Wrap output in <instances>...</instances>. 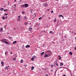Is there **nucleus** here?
I'll use <instances>...</instances> for the list:
<instances>
[{"mask_svg": "<svg viewBox=\"0 0 76 76\" xmlns=\"http://www.w3.org/2000/svg\"><path fill=\"white\" fill-rule=\"evenodd\" d=\"M17 41H14L13 42V44H16V43H17Z\"/></svg>", "mask_w": 76, "mask_h": 76, "instance_id": "nucleus-13", "label": "nucleus"}, {"mask_svg": "<svg viewBox=\"0 0 76 76\" xmlns=\"http://www.w3.org/2000/svg\"><path fill=\"white\" fill-rule=\"evenodd\" d=\"M1 64L2 66H4V62H3L2 61L1 62Z\"/></svg>", "mask_w": 76, "mask_h": 76, "instance_id": "nucleus-9", "label": "nucleus"}, {"mask_svg": "<svg viewBox=\"0 0 76 76\" xmlns=\"http://www.w3.org/2000/svg\"><path fill=\"white\" fill-rule=\"evenodd\" d=\"M35 16H36V15H35Z\"/></svg>", "mask_w": 76, "mask_h": 76, "instance_id": "nucleus-61", "label": "nucleus"}, {"mask_svg": "<svg viewBox=\"0 0 76 76\" xmlns=\"http://www.w3.org/2000/svg\"><path fill=\"white\" fill-rule=\"evenodd\" d=\"M45 70H46V69H45Z\"/></svg>", "mask_w": 76, "mask_h": 76, "instance_id": "nucleus-54", "label": "nucleus"}, {"mask_svg": "<svg viewBox=\"0 0 76 76\" xmlns=\"http://www.w3.org/2000/svg\"><path fill=\"white\" fill-rule=\"evenodd\" d=\"M7 26V25H6V26Z\"/></svg>", "mask_w": 76, "mask_h": 76, "instance_id": "nucleus-58", "label": "nucleus"}, {"mask_svg": "<svg viewBox=\"0 0 76 76\" xmlns=\"http://www.w3.org/2000/svg\"><path fill=\"white\" fill-rule=\"evenodd\" d=\"M15 6V8L16 7V4H15V5H14Z\"/></svg>", "mask_w": 76, "mask_h": 76, "instance_id": "nucleus-47", "label": "nucleus"}, {"mask_svg": "<svg viewBox=\"0 0 76 76\" xmlns=\"http://www.w3.org/2000/svg\"><path fill=\"white\" fill-rule=\"evenodd\" d=\"M53 20L54 22H56V21H57V19H56V18H55Z\"/></svg>", "mask_w": 76, "mask_h": 76, "instance_id": "nucleus-11", "label": "nucleus"}, {"mask_svg": "<svg viewBox=\"0 0 76 76\" xmlns=\"http://www.w3.org/2000/svg\"><path fill=\"white\" fill-rule=\"evenodd\" d=\"M45 54L46 55V53H45Z\"/></svg>", "mask_w": 76, "mask_h": 76, "instance_id": "nucleus-62", "label": "nucleus"}, {"mask_svg": "<svg viewBox=\"0 0 76 76\" xmlns=\"http://www.w3.org/2000/svg\"><path fill=\"white\" fill-rule=\"evenodd\" d=\"M75 39H76V37L75 38Z\"/></svg>", "mask_w": 76, "mask_h": 76, "instance_id": "nucleus-57", "label": "nucleus"}, {"mask_svg": "<svg viewBox=\"0 0 76 76\" xmlns=\"http://www.w3.org/2000/svg\"><path fill=\"white\" fill-rule=\"evenodd\" d=\"M75 49L76 50V46L75 47Z\"/></svg>", "mask_w": 76, "mask_h": 76, "instance_id": "nucleus-43", "label": "nucleus"}, {"mask_svg": "<svg viewBox=\"0 0 76 76\" xmlns=\"http://www.w3.org/2000/svg\"><path fill=\"white\" fill-rule=\"evenodd\" d=\"M61 22H62V21H61Z\"/></svg>", "mask_w": 76, "mask_h": 76, "instance_id": "nucleus-60", "label": "nucleus"}, {"mask_svg": "<svg viewBox=\"0 0 76 76\" xmlns=\"http://www.w3.org/2000/svg\"><path fill=\"white\" fill-rule=\"evenodd\" d=\"M34 66H32L31 67V70H34Z\"/></svg>", "mask_w": 76, "mask_h": 76, "instance_id": "nucleus-16", "label": "nucleus"}, {"mask_svg": "<svg viewBox=\"0 0 76 76\" xmlns=\"http://www.w3.org/2000/svg\"><path fill=\"white\" fill-rule=\"evenodd\" d=\"M69 54L70 56H72V55H73V53H72V52H69Z\"/></svg>", "mask_w": 76, "mask_h": 76, "instance_id": "nucleus-7", "label": "nucleus"}, {"mask_svg": "<svg viewBox=\"0 0 76 76\" xmlns=\"http://www.w3.org/2000/svg\"><path fill=\"white\" fill-rule=\"evenodd\" d=\"M2 19H5V17H3Z\"/></svg>", "mask_w": 76, "mask_h": 76, "instance_id": "nucleus-30", "label": "nucleus"}, {"mask_svg": "<svg viewBox=\"0 0 76 76\" xmlns=\"http://www.w3.org/2000/svg\"><path fill=\"white\" fill-rule=\"evenodd\" d=\"M20 63H23V60L22 59H21V61L20 62Z\"/></svg>", "mask_w": 76, "mask_h": 76, "instance_id": "nucleus-29", "label": "nucleus"}, {"mask_svg": "<svg viewBox=\"0 0 76 76\" xmlns=\"http://www.w3.org/2000/svg\"><path fill=\"white\" fill-rule=\"evenodd\" d=\"M48 57H50L51 55V52L50 51H48Z\"/></svg>", "mask_w": 76, "mask_h": 76, "instance_id": "nucleus-1", "label": "nucleus"}, {"mask_svg": "<svg viewBox=\"0 0 76 76\" xmlns=\"http://www.w3.org/2000/svg\"><path fill=\"white\" fill-rule=\"evenodd\" d=\"M18 18H20V16H18Z\"/></svg>", "mask_w": 76, "mask_h": 76, "instance_id": "nucleus-36", "label": "nucleus"}, {"mask_svg": "<svg viewBox=\"0 0 76 76\" xmlns=\"http://www.w3.org/2000/svg\"><path fill=\"white\" fill-rule=\"evenodd\" d=\"M12 10L13 11H15L16 10V9H15V8L14 7H12Z\"/></svg>", "mask_w": 76, "mask_h": 76, "instance_id": "nucleus-3", "label": "nucleus"}, {"mask_svg": "<svg viewBox=\"0 0 76 76\" xmlns=\"http://www.w3.org/2000/svg\"><path fill=\"white\" fill-rule=\"evenodd\" d=\"M3 31V28H1L0 30V31H1H1Z\"/></svg>", "mask_w": 76, "mask_h": 76, "instance_id": "nucleus-28", "label": "nucleus"}, {"mask_svg": "<svg viewBox=\"0 0 76 76\" xmlns=\"http://www.w3.org/2000/svg\"><path fill=\"white\" fill-rule=\"evenodd\" d=\"M42 19V17H40V18H39V20H40L41 19Z\"/></svg>", "mask_w": 76, "mask_h": 76, "instance_id": "nucleus-31", "label": "nucleus"}, {"mask_svg": "<svg viewBox=\"0 0 76 76\" xmlns=\"http://www.w3.org/2000/svg\"><path fill=\"white\" fill-rule=\"evenodd\" d=\"M61 57H60L59 58V60H60L61 59Z\"/></svg>", "mask_w": 76, "mask_h": 76, "instance_id": "nucleus-45", "label": "nucleus"}, {"mask_svg": "<svg viewBox=\"0 0 76 76\" xmlns=\"http://www.w3.org/2000/svg\"><path fill=\"white\" fill-rule=\"evenodd\" d=\"M7 16H6L5 17V19H7Z\"/></svg>", "mask_w": 76, "mask_h": 76, "instance_id": "nucleus-44", "label": "nucleus"}, {"mask_svg": "<svg viewBox=\"0 0 76 76\" xmlns=\"http://www.w3.org/2000/svg\"><path fill=\"white\" fill-rule=\"evenodd\" d=\"M22 0H20V1H22Z\"/></svg>", "mask_w": 76, "mask_h": 76, "instance_id": "nucleus-51", "label": "nucleus"}, {"mask_svg": "<svg viewBox=\"0 0 76 76\" xmlns=\"http://www.w3.org/2000/svg\"><path fill=\"white\" fill-rule=\"evenodd\" d=\"M22 13H23V14H24L25 13V12L23 11V12H22Z\"/></svg>", "mask_w": 76, "mask_h": 76, "instance_id": "nucleus-33", "label": "nucleus"}, {"mask_svg": "<svg viewBox=\"0 0 76 76\" xmlns=\"http://www.w3.org/2000/svg\"><path fill=\"white\" fill-rule=\"evenodd\" d=\"M63 76H67V75H65V74L63 75Z\"/></svg>", "mask_w": 76, "mask_h": 76, "instance_id": "nucleus-41", "label": "nucleus"}, {"mask_svg": "<svg viewBox=\"0 0 76 76\" xmlns=\"http://www.w3.org/2000/svg\"><path fill=\"white\" fill-rule=\"evenodd\" d=\"M1 42H5L6 41V39H3L2 40H0Z\"/></svg>", "mask_w": 76, "mask_h": 76, "instance_id": "nucleus-2", "label": "nucleus"}, {"mask_svg": "<svg viewBox=\"0 0 76 76\" xmlns=\"http://www.w3.org/2000/svg\"><path fill=\"white\" fill-rule=\"evenodd\" d=\"M8 67H9V66H8Z\"/></svg>", "mask_w": 76, "mask_h": 76, "instance_id": "nucleus-55", "label": "nucleus"}, {"mask_svg": "<svg viewBox=\"0 0 76 76\" xmlns=\"http://www.w3.org/2000/svg\"><path fill=\"white\" fill-rule=\"evenodd\" d=\"M28 30L29 31H31V30H32V27L31 26L30 27L28 28Z\"/></svg>", "mask_w": 76, "mask_h": 76, "instance_id": "nucleus-4", "label": "nucleus"}, {"mask_svg": "<svg viewBox=\"0 0 76 76\" xmlns=\"http://www.w3.org/2000/svg\"><path fill=\"white\" fill-rule=\"evenodd\" d=\"M25 7H28V4H25Z\"/></svg>", "mask_w": 76, "mask_h": 76, "instance_id": "nucleus-5", "label": "nucleus"}, {"mask_svg": "<svg viewBox=\"0 0 76 76\" xmlns=\"http://www.w3.org/2000/svg\"><path fill=\"white\" fill-rule=\"evenodd\" d=\"M15 2H16V0H15Z\"/></svg>", "mask_w": 76, "mask_h": 76, "instance_id": "nucleus-53", "label": "nucleus"}, {"mask_svg": "<svg viewBox=\"0 0 76 76\" xmlns=\"http://www.w3.org/2000/svg\"><path fill=\"white\" fill-rule=\"evenodd\" d=\"M59 16L60 17H62V18H63V15H59Z\"/></svg>", "mask_w": 76, "mask_h": 76, "instance_id": "nucleus-19", "label": "nucleus"}, {"mask_svg": "<svg viewBox=\"0 0 76 76\" xmlns=\"http://www.w3.org/2000/svg\"><path fill=\"white\" fill-rule=\"evenodd\" d=\"M31 13H32V10H31Z\"/></svg>", "mask_w": 76, "mask_h": 76, "instance_id": "nucleus-37", "label": "nucleus"}, {"mask_svg": "<svg viewBox=\"0 0 76 76\" xmlns=\"http://www.w3.org/2000/svg\"><path fill=\"white\" fill-rule=\"evenodd\" d=\"M64 64H63V63H61L60 64V66H63V65Z\"/></svg>", "mask_w": 76, "mask_h": 76, "instance_id": "nucleus-6", "label": "nucleus"}, {"mask_svg": "<svg viewBox=\"0 0 76 76\" xmlns=\"http://www.w3.org/2000/svg\"><path fill=\"white\" fill-rule=\"evenodd\" d=\"M17 20L18 22H20V19H19V18H17Z\"/></svg>", "mask_w": 76, "mask_h": 76, "instance_id": "nucleus-12", "label": "nucleus"}, {"mask_svg": "<svg viewBox=\"0 0 76 76\" xmlns=\"http://www.w3.org/2000/svg\"><path fill=\"white\" fill-rule=\"evenodd\" d=\"M24 20H26V16H24Z\"/></svg>", "mask_w": 76, "mask_h": 76, "instance_id": "nucleus-17", "label": "nucleus"}, {"mask_svg": "<svg viewBox=\"0 0 76 76\" xmlns=\"http://www.w3.org/2000/svg\"><path fill=\"white\" fill-rule=\"evenodd\" d=\"M33 57L34 58H36V56H34Z\"/></svg>", "mask_w": 76, "mask_h": 76, "instance_id": "nucleus-35", "label": "nucleus"}, {"mask_svg": "<svg viewBox=\"0 0 76 76\" xmlns=\"http://www.w3.org/2000/svg\"><path fill=\"white\" fill-rule=\"evenodd\" d=\"M31 60L32 61H34V58H31Z\"/></svg>", "mask_w": 76, "mask_h": 76, "instance_id": "nucleus-25", "label": "nucleus"}, {"mask_svg": "<svg viewBox=\"0 0 76 76\" xmlns=\"http://www.w3.org/2000/svg\"><path fill=\"white\" fill-rule=\"evenodd\" d=\"M4 12H7V9H5L4 10Z\"/></svg>", "mask_w": 76, "mask_h": 76, "instance_id": "nucleus-23", "label": "nucleus"}, {"mask_svg": "<svg viewBox=\"0 0 76 76\" xmlns=\"http://www.w3.org/2000/svg\"><path fill=\"white\" fill-rule=\"evenodd\" d=\"M73 32H73V31H72V34H73Z\"/></svg>", "mask_w": 76, "mask_h": 76, "instance_id": "nucleus-49", "label": "nucleus"}, {"mask_svg": "<svg viewBox=\"0 0 76 76\" xmlns=\"http://www.w3.org/2000/svg\"><path fill=\"white\" fill-rule=\"evenodd\" d=\"M44 6L45 7H47V4H44Z\"/></svg>", "mask_w": 76, "mask_h": 76, "instance_id": "nucleus-14", "label": "nucleus"}, {"mask_svg": "<svg viewBox=\"0 0 76 76\" xmlns=\"http://www.w3.org/2000/svg\"><path fill=\"white\" fill-rule=\"evenodd\" d=\"M44 54V52H43L41 54V56H42L43 55V54Z\"/></svg>", "mask_w": 76, "mask_h": 76, "instance_id": "nucleus-18", "label": "nucleus"}, {"mask_svg": "<svg viewBox=\"0 0 76 76\" xmlns=\"http://www.w3.org/2000/svg\"><path fill=\"white\" fill-rule=\"evenodd\" d=\"M0 9L1 10H4V9H3V8H1Z\"/></svg>", "mask_w": 76, "mask_h": 76, "instance_id": "nucleus-26", "label": "nucleus"}, {"mask_svg": "<svg viewBox=\"0 0 76 76\" xmlns=\"http://www.w3.org/2000/svg\"><path fill=\"white\" fill-rule=\"evenodd\" d=\"M25 7V5H23L21 6V7Z\"/></svg>", "mask_w": 76, "mask_h": 76, "instance_id": "nucleus-21", "label": "nucleus"}, {"mask_svg": "<svg viewBox=\"0 0 76 76\" xmlns=\"http://www.w3.org/2000/svg\"><path fill=\"white\" fill-rule=\"evenodd\" d=\"M5 44H9V42H6V41L5 42Z\"/></svg>", "mask_w": 76, "mask_h": 76, "instance_id": "nucleus-24", "label": "nucleus"}, {"mask_svg": "<svg viewBox=\"0 0 76 76\" xmlns=\"http://www.w3.org/2000/svg\"><path fill=\"white\" fill-rule=\"evenodd\" d=\"M24 23L25 25H27L28 24V22H25Z\"/></svg>", "mask_w": 76, "mask_h": 76, "instance_id": "nucleus-15", "label": "nucleus"}, {"mask_svg": "<svg viewBox=\"0 0 76 76\" xmlns=\"http://www.w3.org/2000/svg\"><path fill=\"white\" fill-rule=\"evenodd\" d=\"M58 57H60V56H58Z\"/></svg>", "mask_w": 76, "mask_h": 76, "instance_id": "nucleus-50", "label": "nucleus"}, {"mask_svg": "<svg viewBox=\"0 0 76 76\" xmlns=\"http://www.w3.org/2000/svg\"><path fill=\"white\" fill-rule=\"evenodd\" d=\"M4 15H5V16H7V14L6 13H5L4 14Z\"/></svg>", "mask_w": 76, "mask_h": 76, "instance_id": "nucleus-32", "label": "nucleus"}, {"mask_svg": "<svg viewBox=\"0 0 76 76\" xmlns=\"http://www.w3.org/2000/svg\"><path fill=\"white\" fill-rule=\"evenodd\" d=\"M56 64L57 65V66H58V65L57 63H56Z\"/></svg>", "mask_w": 76, "mask_h": 76, "instance_id": "nucleus-34", "label": "nucleus"}, {"mask_svg": "<svg viewBox=\"0 0 76 76\" xmlns=\"http://www.w3.org/2000/svg\"><path fill=\"white\" fill-rule=\"evenodd\" d=\"M25 66H27L26 65H25Z\"/></svg>", "mask_w": 76, "mask_h": 76, "instance_id": "nucleus-52", "label": "nucleus"}, {"mask_svg": "<svg viewBox=\"0 0 76 76\" xmlns=\"http://www.w3.org/2000/svg\"><path fill=\"white\" fill-rule=\"evenodd\" d=\"M51 19V18L50 17H49L48 18V19Z\"/></svg>", "mask_w": 76, "mask_h": 76, "instance_id": "nucleus-46", "label": "nucleus"}, {"mask_svg": "<svg viewBox=\"0 0 76 76\" xmlns=\"http://www.w3.org/2000/svg\"><path fill=\"white\" fill-rule=\"evenodd\" d=\"M47 75V76H48V75Z\"/></svg>", "mask_w": 76, "mask_h": 76, "instance_id": "nucleus-56", "label": "nucleus"}, {"mask_svg": "<svg viewBox=\"0 0 76 76\" xmlns=\"http://www.w3.org/2000/svg\"><path fill=\"white\" fill-rule=\"evenodd\" d=\"M51 13H53V11H51Z\"/></svg>", "mask_w": 76, "mask_h": 76, "instance_id": "nucleus-40", "label": "nucleus"}, {"mask_svg": "<svg viewBox=\"0 0 76 76\" xmlns=\"http://www.w3.org/2000/svg\"><path fill=\"white\" fill-rule=\"evenodd\" d=\"M13 54V53H12V52H11V53H10V54Z\"/></svg>", "mask_w": 76, "mask_h": 76, "instance_id": "nucleus-48", "label": "nucleus"}, {"mask_svg": "<svg viewBox=\"0 0 76 76\" xmlns=\"http://www.w3.org/2000/svg\"><path fill=\"white\" fill-rule=\"evenodd\" d=\"M53 66H53V65H51V67H53Z\"/></svg>", "mask_w": 76, "mask_h": 76, "instance_id": "nucleus-39", "label": "nucleus"}, {"mask_svg": "<svg viewBox=\"0 0 76 76\" xmlns=\"http://www.w3.org/2000/svg\"><path fill=\"white\" fill-rule=\"evenodd\" d=\"M50 34H53V31H51L50 32Z\"/></svg>", "mask_w": 76, "mask_h": 76, "instance_id": "nucleus-20", "label": "nucleus"}, {"mask_svg": "<svg viewBox=\"0 0 76 76\" xmlns=\"http://www.w3.org/2000/svg\"><path fill=\"white\" fill-rule=\"evenodd\" d=\"M48 57V55L47 54L44 56V57Z\"/></svg>", "mask_w": 76, "mask_h": 76, "instance_id": "nucleus-22", "label": "nucleus"}, {"mask_svg": "<svg viewBox=\"0 0 76 76\" xmlns=\"http://www.w3.org/2000/svg\"><path fill=\"white\" fill-rule=\"evenodd\" d=\"M29 47H30V45H27L26 46V48H29Z\"/></svg>", "mask_w": 76, "mask_h": 76, "instance_id": "nucleus-10", "label": "nucleus"}, {"mask_svg": "<svg viewBox=\"0 0 76 76\" xmlns=\"http://www.w3.org/2000/svg\"><path fill=\"white\" fill-rule=\"evenodd\" d=\"M5 55L6 56H7L8 55V52L7 51H6L5 52Z\"/></svg>", "mask_w": 76, "mask_h": 76, "instance_id": "nucleus-8", "label": "nucleus"}, {"mask_svg": "<svg viewBox=\"0 0 76 76\" xmlns=\"http://www.w3.org/2000/svg\"><path fill=\"white\" fill-rule=\"evenodd\" d=\"M64 37H65V38H66V35H65Z\"/></svg>", "mask_w": 76, "mask_h": 76, "instance_id": "nucleus-38", "label": "nucleus"}, {"mask_svg": "<svg viewBox=\"0 0 76 76\" xmlns=\"http://www.w3.org/2000/svg\"><path fill=\"white\" fill-rule=\"evenodd\" d=\"M13 60H16V58H13Z\"/></svg>", "mask_w": 76, "mask_h": 76, "instance_id": "nucleus-42", "label": "nucleus"}, {"mask_svg": "<svg viewBox=\"0 0 76 76\" xmlns=\"http://www.w3.org/2000/svg\"><path fill=\"white\" fill-rule=\"evenodd\" d=\"M5 69H8V68L7 67V66H6L5 68Z\"/></svg>", "mask_w": 76, "mask_h": 76, "instance_id": "nucleus-27", "label": "nucleus"}, {"mask_svg": "<svg viewBox=\"0 0 76 76\" xmlns=\"http://www.w3.org/2000/svg\"><path fill=\"white\" fill-rule=\"evenodd\" d=\"M28 43H29V42H28Z\"/></svg>", "mask_w": 76, "mask_h": 76, "instance_id": "nucleus-59", "label": "nucleus"}]
</instances>
